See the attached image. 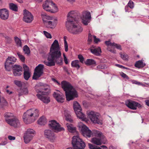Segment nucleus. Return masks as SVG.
Wrapping results in <instances>:
<instances>
[{
	"label": "nucleus",
	"mask_w": 149,
	"mask_h": 149,
	"mask_svg": "<svg viewBox=\"0 0 149 149\" xmlns=\"http://www.w3.org/2000/svg\"><path fill=\"white\" fill-rule=\"evenodd\" d=\"M78 126L82 134L84 136L89 137L92 136L97 138H105L101 132L95 130H93L92 132L86 125L82 123H79Z\"/></svg>",
	"instance_id": "nucleus-4"
},
{
	"label": "nucleus",
	"mask_w": 149,
	"mask_h": 149,
	"mask_svg": "<svg viewBox=\"0 0 149 149\" xmlns=\"http://www.w3.org/2000/svg\"><path fill=\"white\" fill-rule=\"evenodd\" d=\"M93 38L94 39V42L95 43H97L98 42H100V40L96 38V37L95 36H93Z\"/></svg>",
	"instance_id": "nucleus-52"
},
{
	"label": "nucleus",
	"mask_w": 149,
	"mask_h": 149,
	"mask_svg": "<svg viewBox=\"0 0 149 149\" xmlns=\"http://www.w3.org/2000/svg\"><path fill=\"white\" fill-rule=\"evenodd\" d=\"M125 104L128 107L133 110L136 109L137 107L139 108L141 106L138 102L129 100L126 102Z\"/></svg>",
	"instance_id": "nucleus-19"
},
{
	"label": "nucleus",
	"mask_w": 149,
	"mask_h": 149,
	"mask_svg": "<svg viewBox=\"0 0 149 149\" xmlns=\"http://www.w3.org/2000/svg\"><path fill=\"white\" fill-rule=\"evenodd\" d=\"M14 84L19 87H22L25 84L23 82H21L20 81L16 80L14 81Z\"/></svg>",
	"instance_id": "nucleus-41"
},
{
	"label": "nucleus",
	"mask_w": 149,
	"mask_h": 149,
	"mask_svg": "<svg viewBox=\"0 0 149 149\" xmlns=\"http://www.w3.org/2000/svg\"><path fill=\"white\" fill-rule=\"evenodd\" d=\"M87 115L88 118L93 123L100 125L102 124V121L100 118V114L97 112L92 111H87Z\"/></svg>",
	"instance_id": "nucleus-10"
},
{
	"label": "nucleus",
	"mask_w": 149,
	"mask_h": 149,
	"mask_svg": "<svg viewBox=\"0 0 149 149\" xmlns=\"http://www.w3.org/2000/svg\"><path fill=\"white\" fill-rule=\"evenodd\" d=\"M71 65L72 67H75L78 69L79 68L80 66L79 61L78 60H75L73 61Z\"/></svg>",
	"instance_id": "nucleus-39"
},
{
	"label": "nucleus",
	"mask_w": 149,
	"mask_h": 149,
	"mask_svg": "<svg viewBox=\"0 0 149 149\" xmlns=\"http://www.w3.org/2000/svg\"><path fill=\"white\" fill-rule=\"evenodd\" d=\"M57 23V19L56 18L52 17V19H49L45 24L48 28L53 29L56 25Z\"/></svg>",
	"instance_id": "nucleus-23"
},
{
	"label": "nucleus",
	"mask_w": 149,
	"mask_h": 149,
	"mask_svg": "<svg viewBox=\"0 0 149 149\" xmlns=\"http://www.w3.org/2000/svg\"><path fill=\"white\" fill-rule=\"evenodd\" d=\"M86 65H96V63L95 61L92 59H87L85 62Z\"/></svg>",
	"instance_id": "nucleus-35"
},
{
	"label": "nucleus",
	"mask_w": 149,
	"mask_h": 149,
	"mask_svg": "<svg viewBox=\"0 0 149 149\" xmlns=\"http://www.w3.org/2000/svg\"><path fill=\"white\" fill-rule=\"evenodd\" d=\"M92 36L90 34H89L88 35V42H90L92 41Z\"/></svg>",
	"instance_id": "nucleus-56"
},
{
	"label": "nucleus",
	"mask_w": 149,
	"mask_h": 149,
	"mask_svg": "<svg viewBox=\"0 0 149 149\" xmlns=\"http://www.w3.org/2000/svg\"><path fill=\"white\" fill-rule=\"evenodd\" d=\"M73 108L77 117L81 120L86 122L88 121V119L86 116L81 112V108L79 104L76 101L74 102Z\"/></svg>",
	"instance_id": "nucleus-9"
},
{
	"label": "nucleus",
	"mask_w": 149,
	"mask_h": 149,
	"mask_svg": "<svg viewBox=\"0 0 149 149\" xmlns=\"http://www.w3.org/2000/svg\"><path fill=\"white\" fill-rule=\"evenodd\" d=\"M91 52L96 55H99L101 52V49L100 47H93L91 49Z\"/></svg>",
	"instance_id": "nucleus-31"
},
{
	"label": "nucleus",
	"mask_w": 149,
	"mask_h": 149,
	"mask_svg": "<svg viewBox=\"0 0 149 149\" xmlns=\"http://www.w3.org/2000/svg\"><path fill=\"white\" fill-rule=\"evenodd\" d=\"M33 16L31 13L25 9L23 10V20L27 23L31 22L33 20Z\"/></svg>",
	"instance_id": "nucleus-17"
},
{
	"label": "nucleus",
	"mask_w": 149,
	"mask_h": 149,
	"mask_svg": "<svg viewBox=\"0 0 149 149\" xmlns=\"http://www.w3.org/2000/svg\"><path fill=\"white\" fill-rule=\"evenodd\" d=\"M67 38V37L66 36H64L63 37L65 50V51L66 52H68V45L66 41Z\"/></svg>",
	"instance_id": "nucleus-40"
},
{
	"label": "nucleus",
	"mask_w": 149,
	"mask_h": 149,
	"mask_svg": "<svg viewBox=\"0 0 149 149\" xmlns=\"http://www.w3.org/2000/svg\"><path fill=\"white\" fill-rule=\"evenodd\" d=\"M120 75L122 77H123L124 78H128V77L127 75L123 72H121L120 73Z\"/></svg>",
	"instance_id": "nucleus-53"
},
{
	"label": "nucleus",
	"mask_w": 149,
	"mask_h": 149,
	"mask_svg": "<svg viewBox=\"0 0 149 149\" xmlns=\"http://www.w3.org/2000/svg\"><path fill=\"white\" fill-rule=\"evenodd\" d=\"M9 6L10 9L11 10L15 11H18V8L16 5L13 3H10L9 4Z\"/></svg>",
	"instance_id": "nucleus-38"
},
{
	"label": "nucleus",
	"mask_w": 149,
	"mask_h": 149,
	"mask_svg": "<svg viewBox=\"0 0 149 149\" xmlns=\"http://www.w3.org/2000/svg\"><path fill=\"white\" fill-rule=\"evenodd\" d=\"M82 23L85 25H87L91 21V16L90 13L88 11H83L81 17Z\"/></svg>",
	"instance_id": "nucleus-13"
},
{
	"label": "nucleus",
	"mask_w": 149,
	"mask_h": 149,
	"mask_svg": "<svg viewBox=\"0 0 149 149\" xmlns=\"http://www.w3.org/2000/svg\"><path fill=\"white\" fill-rule=\"evenodd\" d=\"M43 0H37V1L38 2H42Z\"/></svg>",
	"instance_id": "nucleus-62"
},
{
	"label": "nucleus",
	"mask_w": 149,
	"mask_h": 149,
	"mask_svg": "<svg viewBox=\"0 0 149 149\" xmlns=\"http://www.w3.org/2000/svg\"><path fill=\"white\" fill-rule=\"evenodd\" d=\"M16 60V59L14 57L11 56L8 57L6 59L5 64L6 69L7 70H10L12 64V62H15Z\"/></svg>",
	"instance_id": "nucleus-20"
},
{
	"label": "nucleus",
	"mask_w": 149,
	"mask_h": 149,
	"mask_svg": "<svg viewBox=\"0 0 149 149\" xmlns=\"http://www.w3.org/2000/svg\"><path fill=\"white\" fill-rule=\"evenodd\" d=\"M72 144L73 147H70L67 149H84L85 146V143L77 135L73 136Z\"/></svg>",
	"instance_id": "nucleus-8"
},
{
	"label": "nucleus",
	"mask_w": 149,
	"mask_h": 149,
	"mask_svg": "<svg viewBox=\"0 0 149 149\" xmlns=\"http://www.w3.org/2000/svg\"><path fill=\"white\" fill-rule=\"evenodd\" d=\"M62 113L63 116L65 117L66 120L71 122L72 121L69 112L67 110H65Z\"/></svg>",
	"instance_id": "nucleus-30"
},
{
	"label": "nucleus",
	"mask_w": 149,
	"mask_h": 149,
	"mask_svg": "<svg viewBox=\"0 0 149 149\" xmlns=\"http://www.w3.org/2000/svg\"><path fill=\"white\" fill-rule=\"evenodd\" d=\"M44 65L42 64H39L37 66L35 70L33 78L37 79L43 73Z\"/></svg>",
	"instance_id": "nucleus-15"
},
{
	"label": "nucleus",
	"mask_w": 149,
	"mask_h": 149,
	"mask_svg": "<svg viewBox=\"0 0 149 149\" xmlns=\"http://www.w3.org/2000/svg\"><path fill=\"white\" fill-rule=\"evenodd\" d=\"M17 55L22 61L23 62H24L25 59L23 55L21 54L19 52L17 53Z\"/></svg>",
	"instance_id": "nucleus-46"
},
{
	"label": "nucleus",
	"mask_w": 149,
	"mask_h": 149,
	"mask_svg": "<svg viewBox=\"0 0 149 149\" xmlns=\"http://www.w3.org/2000/svg\"><path fill=\"white\" fill-rule=\"evenodd\" d=\"M7 143L6 141H4V142H2L0 143V145H6Z\"/></svg>",
	"instance_id": "nucleus-57"
},
{
	"label": "nucleus",
	"mask_w": 149,
	"mask_h": 149,
	"mask_svg": "<svg viewBox=\"0 0 149 149\" xmlns=\"http://www.w3.org/2000/svg\"><path fill=\"white\" fill-rule=\"evenodd\" d=\"M39 116L38 109L35 108L28 110L23 114V118L25 123L29 124L34 122Z\"/></svg>",
	"instance_id": "nucleus-3"
},
{
	"label": "nucleus",
	"mask_w": 149,
	"mask_h": 149,
	"mask_svg": "<svg viewBox=\"0 0 149 149\" xmlns=\"http://www.w3.org/2000/svg\"><path fill=\"white\" fill-rule=\"evenodd\" d=\"M4 117L6 122L10 125L15 128L19 127V121L13 113H6L5 114Z\"/></svg>",
	"instance_id": "nucleus-7"
},
{
	"label": "nucleus",
	"mask_w": 149,
	"mask_h": 149,
	"mask_svg": "<svg viewBox=\"0 0 149 149\" xmlns=\"http://www.w3.org/2000/svg\"><path fill=\"white\" fill-rule=\"evenodd\" d=\"M132 83L133 84H135L139 85H141L143 86H145V85L144 84L141 82H138L136 81L133 80H132Z\"/></svg>",
	"instance_id": "nucleus-47"
},
{
	"label": "nucleus",
	"mask_w": 149,
	"mask_h": 149,
	"mask_svg": "<svg viewBox=\"0 0 149 149\" xmlns=\"http://www.w3.org/2000/svg\"><path fill=\"white\" fill-rule=\"evenodd\" d=\"M51 8L49 11L50 13H56L58 11V9L56 5L52 2Z\"/></svg>",
	"instance_id": "nucleus-33"
},
{
	"label": "nucleus",
	"mask_w": 149,
	"mask_h": 149,
	"mask_svg": "<svg viewBox=\"0 0 149 149\" xmlns=\"http://www.w3.org/2000/svg\"><path fill=\"white\" fill-rule=\"evenodd\" d=\"M36 89L38 93L36 96L39 99L46 103L50 102V98L48 95L49 94V90L47 87L42 84L40 83L36 86Z\"/></svg>",
	"instance_id": "nucleus-2"
},
{
	"label": "nucleus",
	"mask_w": 149,
	"mask_h": 149,
	"mask_svg": "<svg viewBox=\"0 0 149 149\" xmlns=\"http://www.w3.org/2000/svg\"><path fill=\"white\" fill-rule=\"evenodd\" d=\"M49 54L47 61L45 60L43 62L46 65L52 66L55 65V62L58 63H62V59L61 57L60 46L56 40H55L52 44Z\"/></svg>",
	"instance_id": "nucleus-1"
},
{
	"label": "nucleus",
	"mask_w": 149,
	"mask_h": 149,
	"mask_svg": "<svg viewBox=\"0 0 149 149\" xmlns=\"http://www.w3.org/2000/svg\"><path fill=\"white\" fill-rule=\"evenodd\" d=\"M43 33L44 34L45 36H46V37L47 38L49 39H51L52 38V36L51 34L45 31H43Z\"/></svg>",
	"instance_id": "nucleus-44"
},
{
	"label": "nucleus",
	"mask_w": 149,
	"mask_h": 149,
	"mask_svg": "<svg viewBox=\"0 0 149 149\" xmlns=\"http://www.w3.org/2000/svg\"><path fill=\"white\" fill-rule=\"evenodd\" d=\"M53 80L54 81L56 82L58 85H60V83L57 81L55 79H53Z\"/></svg>",
	"instance_id": "nucleus-60"
},
{
	"label": "nucleus",
	"mask_w": 149,
	"mask_h": 149,
	"mask_svg": "<svg viewBox=\"0 0 149 149\" xmlns=\"http://www.w3.org/2000/svg\"><path fill=\"white\" fill-rule=\"evenodd\" d=\"M67 23V24L66 25V26L68 30L70 33L74 35H77L81 33L82 32L83 27L77 21L70 24Z\"/></svg>",
	"instance_id": "nucleus-6"
},
{
	"label": "nucleus",
	"mask_w": 149,
	"mask_h": 149,
	"mask_svg": "<svg viewBox=\"0 0 149 149\" xmlns=\"http://www.w3.org/2000/svg\"><path fill=\"white\" fill-rule=\"evenodd\" d=\"M147 141L149 142V139L147 140Z\"/></svg>",
	"instance_id": "nucleus-64"
},
{
	"label": "nucleus",
	"mask_w": 149,
	"mask_h": 149,
	"mask_svg": "<svg viewBox=\"0 0 149 149\" xmlns=\"http://www.w3.org/2000/svg\"><path fill=\"white\" fill-rule=\"evenodd\" d=\"M77 14L76 12L74 10H71L69 12L67 16V21L66 22V25L67 23L68 24L77 21L76 17Z\"/></svg>",
	"instance_id": "nucleus-16"
},
{
	"label": "nucleus",
	"mask_w": 149,
	"mask_h": 149,
	"mask_svg": "<svg viewBox=\"0 0 149 149\" xmlns=\"http://www.w3.org/2000/svg\"><path fill=\"white\" fill-rule=\"evenodd\" d=\"M2 35L5 38L6 42H8L10 41L11 40V38L7 36L6 34H2Z\"/></svg>",
	"instance_id": "nucleus-48"
},
{
	"label": "nucleus",
	"mask_w": 149,
	"mask_h": 149,
	"mask_svg": "<svg viewBox=\"0 0 149 149\" xmlns=\"http://www.w3.org/2000/svg\"><path fill=\"white\" fill-rule=\"evenodd\" d=\"M15 42L17 46H21L22 43L20 40L17 37H15Z\"/></svg>",
	"instance_id": "nucleus-45"
},
{
	"label": "nucleus",
	"mask_w": 149,
	"mask_h": 149,
	"mask_svg": "<svg viewBox=\"0 0 149 149\" xmlns=\"http://www.w3.org/2000/svg\"><path fill=\"white\" fill-rule=\"evenodd\" d=\"M14 74L15 76L21 75L23 73L22 67L19 65H14L13 67Z\"/></svg>",
	"instance_id": "nucleus-24"
},
{
	"label": "nucleus",
	"mask_w": 149,
	"mask_h": 149,
	"mask_svg": "<svg viewBox=\"0 0 149 149\" xmlns=\"http://www.w3.org/2000/svg\"><path fill=\"white\" fill-rule=\"evenodd\" d=\"M38 122L40 125H44L46 123V120L44 116H42L38 120Z\"/></svg>",
	"instance_id": "nucleus-36"
},
{
	"label": "nucleus",
	"mask_w": 149,
	"mask_h": 149,
	"mask_svg": "<svg viewBox=\"0 0 149 149\" xmlns=\"http://www.w3.org/2000/svg\"><path fill=\"white\" fill-rule=\"evenodd\" d=\"M54 97L58 102H63L65 99V96L59 91H56L53 93Z\"/></svg>",
	"instance_id": "nucleus-21"
},
{
	"label": "nucleus",
	"mask_w": 149,
	"mask_h": 149,
	"mask_svg": "<svg viewBox=\"0 0 149 149\" xmlns=\"http://www.w3.org/2000/svg\"><path fill=\"white\" fill-rule=\"evenodd\" d=\"M66 126L69 132L71 133H74L76 132V128L74 127L72 124L69 123L66 124Z\"/></svg>",
	"instance_id": "nucleus-32"
},
{
	"label": "nucleus",
	"mask_w": 149,
	"mask_h": 149,
	"mask_svg": "<svg viewBox=\"0 0 149 149\" xmlns=\"http://www.w3.org/2000/svg\"><path fill=\"white\" fill-rule=\"evenodd\" d=\"M35 131L32 129H27L24 133V139L26 143H29L31 141L35 134Z\"/></svg>",
	"instance_id": "nucleus-11"
},
{
	"label": "nucleus",
	"mask_w": 149,
	"mask_h": 149,
	"mask_svg": "<svg viewBox=\"0 0 149 149\" xmlns=\"http://www.w3.org/2000/svg\"><path fill=\"white\" fill-rule=\"evenodd\" d=\"M18 2L20 3H22V0H17Z\"/></svg>",
	"instance_id": "nucleus-61"
},
{
	"label": "nucleus",
	"mask_w": 149,
	"mask_h": 149,
	"mask_svg": "<svg viewBox=\"0 0 149 149\" xmlns=\"http://www.w3.org/2000/svg\"><path fill=\"white\" fill-rule=\"evenodd\" d=\"M116 66H117V67H118L120 68H124V69H127V70L128 69V68H126V67H124V66H123L122 65H119V64H116Z\"/></svg>",
	"instance_id": "nucleus-55"
},
{
	"label": "nucleus",
	"mask_w": 149,
	"mask_h": 149,
	"mask_svg": "<svg viewBox=\"0 0 149 149\" xmlns=\"http://www.w3.org/2000/svg\"><path fill=\"white\" fill-rule=\"evenodd\" d=\"M9 16V12L8 10L6 8H2L0 9V18L2 19H7Z\"/></svg>",
	"instance_id": "nucleus-25"
},
{
	"label": "nucleus",
	"mask_w": 149,
	"mask_h": 149,
	"mask_svg": "<svg viewBox=\"0 0 149 149\" xmlns=\"http://www.w3.org/2000/svg\"><path fill=\"white\" fill-rule=\"evenodd\" d=\"M44 135L52 142H54L56 139V136L54 133L50 130H46L44 132Z\"/></svg>",
	"instance_id": "nucleus-18"
},
{
	"label": "nucleus",
	"mask_w": 149,
	"mask_h": 149,
	"mask_svg": "<svg viewBox=\"0 0 149 149\" xmlns=\"http://www.w3.org/2000/svg\"><path fill=\"white\" fill-rule=\"evenodd\" d=\"M120 55L121 58L123 60H127L128 59V56L126 54L121 52L120 53Z\"/></svg>",
	"instance_id": "nucleus-42"
},
{
	"label": "nucleus",
	"mask_w": 149,
	"mask_h": 149,
	"mask_svg": "<svg viewBox=\"0 0 149 149\" xmlns=\"http://www.w3.org/2000/svg\"><path fill=\"white\" fill-rule=\"evenodd\" d=\"M146 104L149 106V100H147L146 101Z\"/></svg>",
	"instance_id": "nucleus-58"
},
{
	"label": "nucleus",
	"mask_w": 149,
	"mask_h": 149,
	"mask_svg": "<svg viewBox=\"0 0 149 149\" xmlns=\"http://www.w3.org/2000/svg\"><path fill=\"white\" fill-rule=\"evenodd\" d=\"M88 146L90 149H108V148L105 146H101V148L100 147L93 145L91 144H88Z\"/></svg>",
	"instance_id": "nucleus-34"
},
{
	"label": "nucleus",
	"mask_w": 149,
	"mask_h": 149,
	"mask_svg": "<svg viewBox=\"0 0 149 149\" xmlns=\"http://www.w3.org/2000/svg\"><path fill=\"white\" fill-rule=\"evenodd\" d=\"M145 65V64L141 61H137L135 65V66L136 67L139 68H143Z\"/></svg>",
	"instance_id": "nucleus-37"
},
{
	"label": "nucleus",
	"mask_w": 149,
	"mask_h": 149,
	"mask_svg": "<svg viewBox=\"0 0 149 149\" xmlns=\"http://www.w3.org/2000/svg\"><path fill=\"white\" fill-rule=\"evenodd\" d=\"M91 142L97 145H100L102 143H105L107 141L105 138H101L94 137L91 139Z\"/></svg>",
	"instance_id": "nucleus-22"
},
{
	"label": "nucleus",
	"mask_w": 149,
	"mask_h": 149,
	"mask_svg": "<svg viewBox=\"0 0 149 149\" xmlns=\"http://www.w3.org/2000/svg\"><path fill=\"white\" fill-rule=\"evenodd\" d=\"M49 125L50 128L55 132H58L64 130L63 128L61 127L60 124L55 120L49 121Z\"/></svg>",
	"instance_id": "nucleus-12"
},
{
	"label": "nucleus",
	"mask_w": 149,
	"mask_h": 149,
	"mask_svg": "<svg viewBox=\"0 0 149 149\" xmlns=\"http://www.w3.org/2000/svg\"><path fill=\"white\" fill-rule=\"evenodd\" d=\"M63 56L64 57V61L65 64H68V60L64 53L63 54Z\"/></svg>",
	"instance_id": "nucleus-51"
},
{
	"label": "nucleus",
	"mask_w": 149,
	"mask_h": 149,
	"mask_svg": "<svg viewBox=\"0 0 149 149\" xmlns=\"http://www.w3.org/2000/svg\"><path fill=\"white\" fill-rule=\"evenodd\" d=\"M41 17L42 21L45 24L49 20L52 19V16L47 15L46 13H42L41 14Z\"/></svg>",
	"instance_id": "nucleus-29"
},
{
	"label": "nucleus",
	"mask_w": 149,
	"mask_h": 149,
	"mask_svg": "<svg viewBox=\"0 0 149 149\" xmlns=\"http://www.w3.org/2000/svg\"><path fill=\"white\" fill-rule=\"evenodd\" d=\"M78 58L79 59L81 63H83L84 61V58L82 55H79L78 56Z\"/></svg>",
	"instance_id": "nucleus-50"
},
{
	"label": "nucleus",
	"mask_w": 149,
	"mask_h": 149,
	"mask_svg": "<svg viewBox=\"0 0 149 149\" xmlns=\"http://www.w3.org/2000/svg\"><path fill=\"white\" fill-rule=\"evenodd\" d=\"M23 50L25 54H28L30 53V50L29 48L27 45H25L24 47Z\"/></svg>",
	"instance_id": "nucleus-43"
},
{
	"label": "nucleus",
	"mask_w": 149,
	"mask_h": 149,
	"mask_svg": "<svg viewBox=\"0 0 149 149\" xmlns=\"http://www.w3.org/2000/svg\"><path fill=\"white\" fill-rule=\"evenodd\" d=\"M128 6L131 8H132L134 6L133 2L131 1H130L128 4Z\"/></svg>",
	"instance_id": "nucleus-49"
},
{
	"label": "nucleus",
	"mask_w": 149,
	"mask_h": 149,
	"mask_svg": "<svg viewBox=\"0 0 149 149\" xmlns=\"http://www.w3.org/2000/svg\"><path fill=\"white\" fill-rule=\"evenodd\" d=\"M52 3V0H46L42 5L43 9L49 12Z\"/></svg>",
	"instance_id": "nucleus-26"
},
{
	"label": "nucleus",
	"mask_w": 149,
	"mask_h": 149,
	"mask_svg": "<svg viewBox=\"0 0 149 149\" xmlns=\"http://www.w3.org/2000/svg\"><path fill=\"white\" fill-rule=\"evenodd\" d=\"M68 1L71 3H73L75 1V0H67Z\"/></svg>",
	"instance_id": "nucleus-59"
},
{
	"label": "nucleus",
	"mask_w": 149,
	"mask_h": 149,
	"mask_svg": "<svg viewBox=\"0 0 149 149\" xmlns=\"http://www.w3.org/2000/svg\"><path fill=\"white\" fill-rule=\"evenodd\" d=\"M23 67L24 70V77L26 80H27L29 78L31 75L29 68L25 65H23Z\"/></svg>",
	"instance_id": "nucleus-27"
},
{
	"label": "nucleus",
	"mask_w": 149,
	"mask_h": 149,
	"mask_svg": "<svg viewBox=\"0 0 149 149\" xmlns=\"http://www.w3.org/2000/svg\"><path fill=\"white\" fill-rule=\"evenodd\" d=\"M61 85L65 92L67 100L69 101L77 97V91L69 83L65 81H63L61 82Z\"/></svg>",
	"instance_id": "nucleus-5"
},
{
	"label": "nucleus",
	"mask_w": 149,
	"mask_h": 149,
	"mask_svg": "<svg viewBox=\"0 0 149 149\" xmlns=\"http://www.w3.org/2000/svg\"><path fill=\"white\" fill-rule=\"evenodd\" d=\"M8 138L10 140H14L15 139V137L11 136L9 135L8 136Z\"/></svg>",
	"instance_id": "nucleus-54"
},
{
	"label": "nucleus",
	"mask_w": 149,
	"mask_h": 149,
	"mask_svg": "<svg viewBox=\"0 0 149 149\" xmlns=\"http://www.w3.org/2000/svg\"><path fill=\"white\" fill-rule=\"evenodd\" d=\"M106 45L107 46V49L110 52L113 53H116V51L113 48L115 47L117 49L121 50V46L115 43H111L110 41H106L105 42Z\"/></svg>",
	"instance_id": "nucleus-14"
},
{
	"label": "nucleus",
	"mask_w": 149,
	"mask_h": 149,
	"mask_svg": "<svg viewBox=\"0 0 149 149\" xmlns=\"http://www.w3.org/2000/svg\"><path fill=\"white\" fill-rule=\"evenodd\" d=\"M1 0H0V3H1Z\"/></svg>",
	"instance_id": "nucleus-63"
},
{
	"label": "nucleus",
	"mask_w": 149,
	"mask_h": 149,
	"mask_svg": "<svg viewBox=\"0 0 149 149\" xmlns=\"http://www.w3.org/2000/svg\"><path fill=\"white\" fill-rule=\"evenodd\" d=\"M28 90L27 84H25L23 86L21 87L19 93L21 95H27L28 93Z\"/></svg>",
	"instance_id": "nucleus-28"
}]
</instances>
